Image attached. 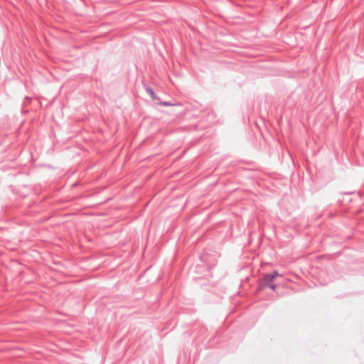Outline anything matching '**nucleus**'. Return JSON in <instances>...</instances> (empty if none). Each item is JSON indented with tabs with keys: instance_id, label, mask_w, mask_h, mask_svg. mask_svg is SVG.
I'll use <instances>...</instances> for the list:
<instances>
[{
	"instance_id": "nucleus-3",
	"label": "nucleus",
	"mask_w": 364,
	"mask_h": 364,
	"mask_svg": "<svg viewBox=\"0 0 364 364\" xmlns=\"http://www.w3.org/2000/svg\"><path fill=\"white\" fill-rule=\"evenodd\" d=\"M161 105H164V106H171L172 105L171 104L168 103V102H162Z\"/></svg>"
},
{
	"instance_id": "nucleus-2",
	"label": "nucleus",
	"mask_w": 364,
	"mask_h": 364,
	"mask_svg": "<svg viewBox=\"0 0 364 364\" xmlns=\"http://www.w3.org/2000/svg\"><path fill=\"white\" fill-rule=\"evenodd\" d=\"M147 92H148V93L151 95V97L153 99H156V94L154 93V92L151 88H148L147 89Z\"/></svg>"
},
{
	"instance_id": "nucleus-1",
	"label": "nucleus",
	"mask_w": 364,
	"mask_h": 364,
	"mask_svg": "<svg viewBox=\"0 0 364 364\" xmlns=\"http://www.w3.org/2000/svg\"><path fill=\"white\" fill-rule=\"evenodd\" d=\"M277 277H282L277 272L274 271L271 274H266L263 278V284L264 285L269 287L272 290H275L277 289V285L273 284V281Z\"/></svg>"
}]
</instances>
